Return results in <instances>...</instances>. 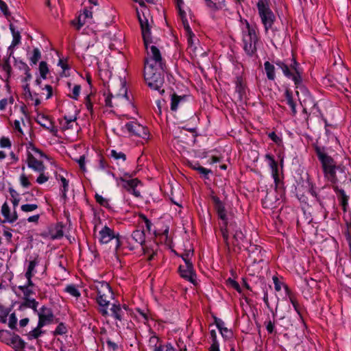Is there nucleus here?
<instances>
[{"label": "nucleus", "instance_id": "nucleus-1", "mask_svg": "<svg viewBox=\"0 0 351 351\" xmlns=\"http://www.w3.org/2000/svg\"><path fill=\"white\" fill-rule=\"evenodd\" d=\"M136 13L147 51L145 66L149 65L154 67H165V64L162 58L160 51L156 45V43L153 40L151 36V28L153 25L152 19H149V14L147 10L143 11L142 14H141L138 9H136Z\"/></svg>", "mask_w": 351, "mask_h": 351}, {"label": "nucleus", "instance_id": "nucleus-2", "mask_svg": "<svg viewBox=\"0 0 351 351\" xmlns=\"http://www.w3.org/2000/svg\"><path fill=\"white\" fill-rule=\"evenodd\" d=\"M322 163L324 177L332 184H343L348 180V173L344 167L337 165L335 160L320 149L317 150Z\"/></svg>", "mask_w": 351, "mask_h": 351}, {"label": "nucleus", "instance_id": "nucleus-3", "mask_svg": "<svg viewBox=\"0 0 351 351\" xmlns=\"http://www.w3.org/2000/svg\"><path fill=\"white\" fill-rule=\"evenodd\" d=\"M165 67H154L152 66H145L144 77L147 86L154 90H158L160 94L165 93L162 88L164 80V71Z\"/></svg>", "mask_w": 351, "mask_h": 351}, {"label": "nucleus", "instance_id": "nucleus-4", "mask_svg": "<svg viewBox=\"0 0 351 351\" xmlns=\"http://www.w3.org/2000/svg\"><path fill=\"white\" fill-rule=\"evenodd\" d=\"M258 41L257 28L245 21L242 27V42L243 49L247 55L252 56L256 51Z\"/></svg>", "mask_w": 351, "mask_h": 351}, {"label": "nucleus", "instance_id": "nucleus-5", "mask_svg": "<svg viewBox=\"0 0 351 351\" xmlns=\"http://www.w3.org/2000/svg\"><path fill=\"white\" fill-rule=\"evenodd\" d=\"M94 289L96 290L97 302L100 307V312L103 315H108V307L110 302L113 299V293L110 285L106 282H95Z\"/></svg>", "mask_w": 351, "mask_h": 351}, {"label": "nucleus", "instance_id": "nucleus-6", "mask_svg": "<svg viewBox=\"0 0 351 351\" xmlns=\"http://www.w3.org/2000/svg\"><path fill=\"white\" fill-rule=\"evenodd\" d=\"M94 234L102 244L108 243L115 239L116 248H118L121 245L119 234H116L113 230L106 225L103 226L100 221L95 225Z\"/></svg>", "mask_w": 351, "mask_h": 351}, {"label": "nucleus", "instance_id": "nucleus-7", "mask_svg": "<svg viewBox=\"0 0 351 351\" xmlns=\"http://www.w3.org/2000/svg\"><path fill=\"white\" fill-rule=\"evenodd\" d=\"M257 9L261 22L267 33L273 26L276 16L269 8L267 0H259L257 3Z\"/></svg>", "mask_w": 351, "mask_h": 351}, {"label": "nucleus", "instance_id": "nucleus-8", "mask_svg": "<svg viewBox=\"0 0 351 351\" xmlns=\"http://www.w3.org/2000/svg\"><path fill=\"white\" fill-rule=\"evenodd\" d=\"M119 86H120L119 92L113 90L112 92L110 93V96L106 98L105 101L106 106L113 107L130 103L125 83L120 80Z\"/></svg>", "mask_w": 351, "mask_h": 351}, {"label": "nucleus", "instance_id": "nucleus-9", "mask_svg": "<svg viewBox=\"0 0 351 351\" xmlns=\"http://www.w3.org/2000/svg\"><path fill=\"white\" fill-rule=\"evenodd\" d=\"M43 158H46V156L40 149L34 146L30 147L27 158V166L36 171H44L45 166L41 160Z\"/></svg>", "mask_w": 351, "mask_h": 351}, {"label": "nucleus", "instance_id": "nucleus-10", "mask_svg": "<svg viewBox=\"0 0 351 351\" xmlns=\"http://www.w3.org/2000/svg\"><path fill=\"white\" fill-rule=\"evenodd\" d=\"M276 64L282 69L284 75L292 79L295 84L300 82V77L296 67L297 63L294 60H293V64L290 66L282 61H276Z\"/></svg>", "mask_w": 351, "mask_h": 351}, {"label": "nucleus", "instance_id": "nucleus-11", "mask_svg": "<svg viewBox=\"0 0 351 351\" xmlns=\"http://www.w3.org/2000/svg\"><path fill=\"white\" fill-rule=\"evenodd\" d=\"M123 132H127L130 135H134L142 138L147 136V130L142 125L136 121H130L123 128Z\"/></svg>", "mask_w": 351, "mask_h": 351}, {"label": "nucleus", "instance_id": "nucleus-12", "mask_svg": "<svg viewBox=\"0 0 351 351\" xmlns=\"http://www.w3.org/2000/svg\"><path fill=\"white\" fill-rule=\"evenodd\" d=\"M36 312L38 316V324L40 326H45L53 323L55 317L50 308L43 306Z\"/></svg>", "mask_w": 351, "mask_h": 351}, {"label": "nucleus", "instance_id": "nucleus-13", "mask_svg": "<svg viewBox=\"0 0 351 351\" xmlns=\"http://www.w3.org/2000/svg\"><path fill=\"white\" fill-rule=\"evenodd\" d=\"M211 199L214 204L215 209L217 211L219 218H220L223 223H226L228 218L223 203L215 195H212Z\"/></svg>", "mask_w": 351, "mask_h": 351}, {"label": "nucleus", "instance_id": "nucleus-14", "mask_svg": "<svg viewBox=\"0 0 351 351\" xmlns=\"http://www.w3.org/2000/svg\"><path fill=\"white\" fill-rule=\"evenodd\" d=\"M179 271L182 278L195 284L196 276L193 271V265H180Z\"/></svg>", "mask_w": 351, "mask_h": 351}, {"label": "nucleus", "instance_id": "nucleus-15", "mask_svg": "<svg viewBox=\"0 0 351 351\" xmlns=\"http://www.w3.org/2000/svg\"><path fill=\"white\" fill-rule=\"evenodd\" d=\"M92 23H95L93 21V12L87 9H84L83 13L80 14L78 16L77 29H80L84 25Z\"/></svg>", "mask_w": 351, "mask_h": 351}, {"label": "nucleus", "instance_id": "nucleus-16", "mask_svg": "<svg viewBox=\"0 0 351 351\" xmlns=\"http://www.w3.org/2000/svg\"><path fill=\"white\" fill-rule=\"evenodd\" d=\"M43 235L51 239H57L63 237L62 226L56 224L50 227L47 232H45Z\"/></svg>", "mask_w": 351, "mask_h": 351}, {"label": "nucleus", "instance_id": "nucleus-17", "mask_svg": "<svg viewBox=\"0 0 351 351\" xmlns=\"http://www.w3.org/2000/svg\"><path fill=\"white\" fill-rule=\"evenodd\" d=\"M1 213L5 218V221H8L9 223L14 222L18 218L16 210H14V211L11 213L7 202H5L2 205Z\"/></svg>", "mask_w": 351, "mask_h": 351}, {"label": "nucleus", "instance_id": "nucleus-18", "mask_svg": "<svg viewBox=\"0 0 351 351\" xmlns=\"http://www.w3.org/2000/svg\"><path fill=\"white\" fill-rule=\"evenodd\" d=\"M36 122L50 132L54 131V126L51 121L43 114H38L36 118Z\"/></svg>", "mask_w": 351, "mask_h": 351}, {"label": "nucleus", "instance_id": "nucleus-19", "mask_svg": "<svg viewBox=\"0 0 351 351\" xmlns=\"http://www.w3.org/2000/svg\"><path fill=\"white\" fill-rule=\"evenodd\" d=\"M6 344L11 346L16 350H20L25 347L23 341L19 335H11Z\"/></svg>", "mask_w": 351, "mask_h": 351}, {"label": "nucleus", "instance_id": "nucleus-20", "mask_svg": "<svg viewBox=\"0 0 351 351\" xmlns=\"http://www.w3.org/2000/svg\"><path fill=\"white\" fill-rule=\"evenodd\" d=\"M38 261L36 258L29 261V265L27 271L25 272V276L27 278V280H28V285H34L32 281V277L34 276L35 273V267L38 265Z\"/></svg>", "mask_w": 351, "mask_h": 351}, {"label": "nucleus", "instance_id": "nucleus-21", "mask_svg": "<svg viewBox=\"0 0 351 351\" xmlns=\"http://www.w3.org/2000/svg\"><path fill=\"white\" fill-rule=\"evenodd\" d=\"M134 243L143 245L145 241V234L143 230H136L134 231L130 237Z\"/></svg>", "mask_w": 351, "mask_h": 351}, {"label": "nucleus", "instance_id": "nucleus-22", "mask_svg": "<svg viewBox=\"0 0 351 351\" xmlns=\"http://www.w3.org/2000/svg\"><path fill=\"white\" fill-rule=\"evenodd\" d=\"M182 23L184 25V30L186 31V34L187 36V40H188V43L189 45V48L191 49L192 50H193V47H194V44H195L194 43L195 35L192 32V30H191L186 20H183Z\"/></svg>", "mask_w": 351, "mask_h": 351}, {"label": "nucleus", "instance_id": "nucleus-23", "mask_svg": "<svg viewBox=\"0 0 351 351\" xmlns=\"http://www.w3.org/2000/svg\"><path fill=\"white\" fill-rule=\"evenodd\" d=\"M186 97L178 96L173 94L171 97V109L173 111H176L179 106H182L185 102Z\"/></svg>", "mask_w": 351, "mask_h": 351}, {"label": "nucleus", "instance_id": "nucleus-24", "mask_svg": "<svg viewBox=\"0 0 351 351\" xmlns=\"http://www.w3.org/2000/svg\"><path fill=\"white\" fill-rule=\"evenodd\" d=\"M206 5L213 10L223 9L225 5V0H205Z\"/></svg>", "mask_w": 351, "mask_h": 351}, {"label": "nucleus", "instance_id": "nucleus-25", "mask_svg": "<svg viewBox=\"0 0 351 351\" xmlns=\"http://www.w3.org/2000/svg\"><path fill=\"white\" fill-rule=\"evenodd\" d=\"M265 157H266L267 160H268L269 165L271 169L272 176L276 180H277L278 176V164L275 161L273 156H271V155L267 154L265 156Z\"/></svg>", "mask_w": 351, "mask_h": 351}, {"label": "nucleus", "instance_id": "nucleus-26", "mask_svg": "<svg viewBox=\"0 0 351 351\" xmlns=\"http://www.w3.org/2000/svg\"><path fill=\"white\" fill-rule=\"evenodd\" d=\"M103 46L101 43H96V45H88L86 47V52L88 55L96 56L100 54L102 51Z\"/></svg>", "mask_w": 351, "mask_h": 351}, {"label": "nucleus", "instance_id": "nucleus-27", "mask_svg": "<svg viewBox=\"0 0 351 351\" xmlns=\"http://www.w3.org/2000/svg\"><path fill=\"white\" fill-rule=\"evenodd\" d=\"M43 326H40L39 324H38L37 326L29 331L27 334V339L29 340H33L38 339L39 337H40L43 334H44L45 331L42 330V328Z\"/></svg>", "mask_w": 351, "mask_h": 351}, {"label": "nucleus", "instance_id": "nucleus-28", "mask_svg": "<svg viewBox=\"0 0 351 351\" xmlns=\"http://www.w3.org/2000/svg\"><path fill=\"white\" fill-rule=\"evenodd\" d=\"M112 315L117 320L121 321L123 315V311L119 304H112L110 308Z\"/></svg>", "mask_w": 351, "mask_h": 351}, {"label": "nucleus", "instance_id": "nucleus-29", "mask_svg": "<svg viewBox=\"0 0 351 351\" xmlns=\"http://www.w3.org/2000/svg\"><path fill=\"white\" fill-rule=\"evenodd\" d=\"M216 325L223 337L226 339L231 337V330L223 326L224 323L221 320H216Z\"/></svg>", "mask_w": 351, "mask_h": 351}, {"label": "nucleus", "instance_id": "nucleus-30", "mask_svg": "<svg viewBox=\"0 0 351 351\" xmlns=\"http://www.w3.org/2000/svg\"><path fill=\"white\" fill-rule=\"evenodd\" d=\"M265 70L267 77L269 80H274L275 79V67L269 62L267 61L264 63Z\"/></svg>", "mask_w": 351, "mask_h": 351}, {"label": "nucleus", "instance_id": "nucleus-31", "mask_svg": "<svg viewBox=\"0 0 351 351\" xmlns=\"http://www.w3.org/2000/svg\"><path fill=\"white\" fill-rule=\"evenodd\" d=\"M10 29L12 34V46L15 47L18 45L21 42V34L19 31H16L15 29L14 26L13 24L10 25Z\"/></svg>", "mask_w": 351, "mask_h": 351}, {"label": "nucleus", "instance_id": "nucleus-32", "mask_svg": "<svg viewBox=\"0 0 351 351\" xmlns=\"http://www.w3.org/2000/svg\"><path fill=\"white\" fill-rule=\"evenodd\" d=\"M23 300L24 302L22 303L21 306L32 308L35 312L38 311L37 307L38 303L35 300V299L32 298H23Z\"/></svg>", "mask_w": 351, "mask_h": 351}, {"label": "nucleus", "instance_id": "nucleus-33", "mask_svg": "<svg viewBox=\"0 0 351 351\" xmlns=\"http://www.w3.org/2000/svg\"><path fill=\"white\" fill-rule=\"evenodd\" d=\"M121 180L122 182H123V187L126 189L128 191L136 188L138 184L141 183V182L136 178L130 180L121 179Z\"/></svg>", "mask_w": 351, "mask_h": 351}, {"label": "nucleus", "instance_id": "nucleus-34", "mask_svg": "<svg viewBox=\"0 0 351 351\" xmlns=\"http://www.w3.org/2000/svg\"><path fill=\"white\" fill-rule=\"evenodd\" d=\"M14 98L12 96H10L8 98H4L0 100V110H5L8 106H10L14 103Z\"/></svg>", "mask_w": 351, "mask_h": 351}, {"label": "nucleus", "instance_id": "nucleus-35", "mask_svg": "<svg viewBox=\"0 0 351 351\" xmlns=\"http://www.w3.org/2000/svg\"><path fill=\"white\" fill-rule=\"evenodd\" d=\"M65 291L76 298H78L81 295L80 291L77 289L76 286L73 285L66 286L65 287Z\"/></svg>", "mask_w": 351, "mask_h": 351}, {"label": "nucleus", "instance_id": "nucleus-36", "mask_svg": "<svg viewBox=\"0 0 351 351\" xmlns=\"http://www.w3.org/2000/svg\"><path fill=\"white\" fill-rule=\"evenodd\" d=\"M155 247H156V245H150L149 246L145 245L143 247L144 254L148 256V260L149 261L153 259L156 254V250L154 249Z\"/></svg>", "mask_w": 351, "mask_h": 351}, {"label": "nucleus", "instance_id": "nucleus-37", "mask_svg": "<svg viewBox=\"0 0 351 351\" xmlns=\"http://www.w3.org/2000/svg\"><path fill=\"white\" fill-rule=\"evenodd\" d=\"M33 286L34 285H28L27 282V285L19 287V289L21 290V291L23 293V298H31V295L33 294V291L32 290L31 287Z\"/></svg>", "mask_w": 351, "mask_h": 351}, {"label": "nucleus", "instance_id": "nucleus-38", "mask_svg": "<svg viewBox=\"0 0 351 351\" xmlns=\"http://www.w3.org/2000/svg\"><path fill=\"white\" fill-rule=\"evenodd\" d=\"M110 156L114 160L117 161L124 162L126 159V156L124 153L121 152H117V150L112 149L110 151Z\"/></svg>", "mask_w": 351, "mask_h": 351}, {"label": "nucleus", "instance_id": "nucleus-39", "mask_svg": "<svg viewBox=\"0 0 351 351\" xmlns=\"http://www.w3.org/2000/svg\"><path fill=\"white\" fill-rule=\"evenodd\" d=\"M19 182L21 185L24 188H28L32 184L29 180V177L24 173L21 174L19 177Z\"/></svg>", "mask_w": 351, "mask_h": 351}, {"label": "nucleus", "instance_id": "nucleus-40", "mask_svg": "<svg viewBox=\"0 0 351 351\" xmlns=\"http://www.w3.org/2000/svg\"><path fill=\"white\" fill-rule=\"evenodd\" d=\"M149 346L153 350H154V348H157L162 346V344L160 343L159 339L157 337L152 336L149 340Z\"/></svg>", "mask_w": 351, "mask_h": 351}, {"label": "nucleus", "instance_id": "nucleus-41", "mask_svg": "<svg viewBox=\"0 0 351 351\" xmlns=\"http://www.w3.org/2000/svg\"><path fill=\"white\" fill-rule=\"evenodd\" d=\"M39 71L42 78L45 79L47 77V74L49 72L47 64L45 62H40L39 64Z\"/></svg>", "mask_w": 351, "mask_h": 351}, {"label": "nucleus", "instance_id": "nucleus-42", "mask_svg": "<svg viewBox=\"0 0 351 351\" xmlns=\"http://www.w3.org/2000/svg\"><path fill=\"white\" fill-rule=\"evenodd\" d=\"M41 58V53L40 50L38 48H35L33 50V54L30 58V62L32 64H36L38 61Z\"/></svg>", "mask_w": 351, "mask_h": 351}, {"label": "nucleus", "instance_id": "nucleus-43", "mask_svg": "<svg viewBox=\"0 0 351 351\" xmlns=\"http://www.w3.org/2000/svg\"><path fill=\"white\" fill-rule=\"evenodd\" d=\"M234 239L237 245L242 244L245 240V235L241 230H237L234 234Z\"/></svg>", "mask_w": 351, "mask_h": 351}, {"label": "nucleus", "instance_id": "nucleus-44", "mask_svg": "<svg viewBox=\"0 0 351 351\" xmlns=\"http://www.w3.org/2000/svg\"><path fill=\"white\" fill-rule=\"evenodd\" d=\"M10 309L4 308L1 306L0 308V322L1 323H6L7 322V317L10 313Z\"/></svg>", "mask_w": 351, "mask_h": 351}, {"label": "nucleus", "instance_id": "nucleus-45", "mask_svg": "<svg viewBox=\"0 0 351 351\" xmlns=\"http://www.w3.org/2000/svg\"><path fill=\"white\" fill-rule=\"evenodd\" d=\"M38 205L35 204H27L21 206V210L25 213H29L37 209Z\"/></svg>", "mask_w": 351, "mask_h": 351}, {"label": "nucleus", "instance_id": "nucleus-46", "mask_svg": "<svg viewBox=\"0 0 351 351\" xmlns=\"http://www.w3.org/2000/svg\"><path fill=\"white\" fill-rule=\"evenodd\" d=\"M193 252L191 250H188L185 253L181 255L185 265H193L191 262V258L193 256Z\"/></svg>", "mask_w": 351, "mask_h": 351}, {"label": "nucleus", "instance_id": "nucleus-47", "mask_svg": "<svg viewBox=\"0 0 351 351\" xmlns=\"http://www.w3.org/2000/svg\"><path fill=\"white\" fill-rule=\"evenodd\" d=\"M11 333L5 330H0V340L5 343L9 340Z\"/></svg>", "mask_w": 351, "mask_h": 351}, {"label": "nucleus", "instance_id": "nucleus-48", "mask_svg": "<svg viewBox=\"0 0 351 351\" xmlns=\"http://www.w3.org/2000/svg\"><path fill=\"white\" fill-rule=\"evenodd\" d=\"M66 332H67V329H66V327L65 326V325L63 323H60L57 326L56 329L53 332V334L55 335H64V334H66Z\"/></svg>", "mask_w": 351, "mask_h": 351}, {"label": "nucleus", "instance_id": "nucleus-49", "mask_svg": "<svg viewBox=\"0 0 351 351\" xmlns=\"http://www.w3.org/2000/svg\"><path fill=\"white\" fill-rule=\"evenodd\" d=\"M176 3H177V7L178 8V10H179V14L182 18V20H186V13L185 12L182 10V5H184V1L183 0H176Z\"/></svg>", "mask_w": 351, "mask_h": 351}, {"label": "nucleus", "instance_id": "nucleus-50", "mask_svg": "<svg viewBox=\"0 0 351 351\" xmlns=\"http://www.w3.org/2000/svg\"><path fill=\"white\" fill-rule=\"evenodd\" d=\"M95 199H96V201L101 206H105V207H108L109 204H108V200L104 197L102 195H99V194H96L95 195Z\"/></svg>", "mask_w": 351, "mask_h": 351}, {"label": "nucleus", "instance_id": "nucleus-51", "mask_svg": "<svg viewBox=\"0 0 351 351\" xmlns=\"http://www.w3.org/2000/svg\"><path fill=\"white\" fill-rule=\"evenodd\" d=\"M81 90V86L80 85H75L72 89V93L70 97L73 99H77Z\"/></svg>", "mask_w": 351, "mask_h": 351}, {"label": "nucleus", "instance_id": "nucleus-52", "mask_svg": "<svg viewBox=\"0 0 351 351\" xmlns=\"http://www.w3.org/2000/svg\"><path fill=\"white\" fill-rule=\"evenodd\" d=\"M76 162L78 163L80 169L83 171H86V166H85L86 156H85V155L84 154V155L81 156L78 159L76 160Z\"/></svg>", "mask_w": 351, "mask_h": 351}, {"label": "nucleus", "instance_id": "nucleus-53", "mask_svg": "<svg viewBox=\"0 0 351 351\" xmlns=\"http://www.w3.org/2000/svg\"><path fill=\"white\" fill-rule=\"evenodd\" d=\"M60 181L62 182V188H63V189H62V195L64 197H66V191L68 190V186H69L68 181L63 176H61Z\"/></svg>", "mask_w": 351, "mask_h": 351}, {"label": "nucleus", "instance_id": "nucleus-54", "mask_svg": "<svg viewBox=\"0 0 351 351\" xmlns=\"http://www.w3.org/2000/svg\"><path fill=\"white\" fill-rule=\"evenodd\" d=\"M40 175L36 179L37 183L42 184L49 180V177L44 173V171L39 172Z\"/></svg>", "mask_w": 351, "mask_h": 351}, {"label": "nucleus", "instance_id": "nucleus-55", "mask_svg": "<svg viewBox=\"0 0 351 351\" xmlns=\"http://www.w3.org/2000/svg\"><path fill=\"white\" fill-rule=\"evenodd\" d=\"M16 322H17V319L16 317L15 314L12 313L9 317V323H8L9 327L11 328H14Z\"/></svg>", "mask_w": 351, "mask_h": 351}, {"label": "nucleus", "instance_id": "nucleus-56", "mask_svg": "<svg viewBox=\"0 0 351 351\" xmlns=\"http://www.w3.org/2000/svg\"><path fill=\"white\" fill-rule=\"evenodd\" d=\"M153 351H176V350L171 344H167L165 347H163L162 346L159 348H154V350H153Z\"/></svg>", "mask_w": 351, "mask_h": 351}, {"label": "nucleus", "instance_id": "nucleus-57", "mask_svg": "<svg viewBox=\"0 0 351 351\" xmlns=\"http://www.w3.org/2000/svg\"><path fill=\"white\" fill-rule=\"evenodd\" d=\"M11 146L10 141L8 138H1L0 139L1 147H10Z\"/></svg>", "mask_w": 351, "mask_h": 351}, {"label": "nucleus", "instance_id": "nucleus-58", "mask_svg": "<svg viewBox=\"0 0 351 351\" xmlns=\"http://www.w3.org/2000/svg\"><path fill=\"white\" fill-rule=\"evenodd\" d=\"M221 232L225 241H228V234L227 231V223H223V226L221 228Z\"/></svg>", "mask_w": 351, "mask_h": 351}, {"label": "nucleus", "instance_id": "nucleus-59", "mask_svg": "<svg viewBox=\"0 0 351 351\" xmlns=\"http://www.w3.org/2000/svg\"><path fill=\"white\" fill-rule=\"evenodd\" d=\"M14 128L16 130H17L20 134H23V130L21 128V122L19 120H15L14 121Z\"/></svg>", "mask_w": 351, "mask_h": 351}, {"label": "nucleus", "instance_id": "nucleus-60", "mask_svg": "<svg viewBox=\"0 0 351 351\" xmlns=\"http://www.w3.org/2000/svg\"><path fill=\"white\" fill-rule=\"evenodd\" d=\"M197 171H199V173L204 175L205 176H206L208 174H209L210 173H211V171L209 170V169H207L202 166H197Z\"/></svg>", "mask_w": 351, "mask_h": 351}, {"label": "nucleus", "instance_id": "nucleus-61", "mask_svg": "<svg viewBox=\"0 0 351 351\" xmlns=\"http://www.w3.org/2000/svg\"><path fill=\"white\" fill-rule=\"evenodd\" d=\"M269 137L276 143H280L281 142V139L276 135L275 132L269 133Z\"/></svg>", "mask_w": 351, "mask_h": 351}, {"label": "nucleus", "instance_id": "nucleus-62", "mask_svg": "<svg viewBox=\"0 0 351 351\" xmlns=\"http://www.w3.org/2000/svg\"><path fill=\"white\" fill-rule=\"evenodd\" d=\"M285 97H286L287 103L288 105L294 102L293 97H292L291 93L289 90H286Z\"/></svg>", "mask_w": 351, "mask_h": 351}, {"label": "nucleus", "instance_id": "nucleus-63", "mask_svg": "<svg viewBox=\"0 0 351 351\" xmlns=\"http://www.w3.org/2000/svg\"><path fill=\"white\" fill-rule=\"evenodd\" d=\"M3 235L5 237L7 241L8 242H10L12 237V234L10 229H8L7 228H5L4 230H3Z\"/></svg>", "mask_w": 351, "mask_h": 351}, {"label": "nucleus", "instance_id": "nucleus-64", "mask_svg": "<svg viewBox=\"0 0 351 351\" xmlns=\"http://www.w3.org/2000/svg\"><path fill=\"white\" fill-rule=\"evenodd\" d=\"M45 89L47 90L46 91V99H49L51 95H52V87L50 86V85H46L45 86Z\"/></svg>", "mask_w": 351, "mask_h": 351}]
</instances>
